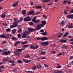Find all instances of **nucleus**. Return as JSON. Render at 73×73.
<instances>
[{
  "label": "nucleus",
  "mask_w": 73,
  "mask_h": 73,
  "mask_svg": "<svg viewBox=\"0 0 73 73\" xmlns=\"http://www.w3.org/2000/svg\"><path fill=\"white\" fill-rule=\"evenodd\" d=\"M16 29H14L12 30V32L13 34H15V33H16Z\"/></svg>",
  "instance_id": "28"
},
{
  "label": "nucleus",
  "mask_w": 73,
  "mask_h": 73,
  "mask_svg": "<svg viewBox=\"0 0 73 73\" xmlns=\"http://www.w3.org/2000/svg\"><path fill=\"white\" fill-rule=\"evenodd\" d=\"M40 40L42 41H45V40H48V38L44 37L41 38Z\"/></svg>",
  "instance_id": "10"
},
{
  "label": "nucleus",
  "mask_w": 73,
  "mask_h": 73,
  "mask_svg": "<svg viewBox=\"0 0 73 73\" xmlns=\"http://www.w3.org/2000/svg\"><path fill=\"white\" fill-rule=\"evenodd\" d=\"M47 33V32L46 31H45L44 33H41V35H44V36H46V35H48V34Z\"/></svg>",
  "instance_id": "20"
},
{
  "label": "nucleus",
  "mask_w": 73,
  "mask_h": 73,
  "mask_svg": "<svg viewBox=\"0 0 73 73\" xmlns=\"http://www.w3.org/2000/svg\"><path fill=\"white\" fill-rule=\"evenodd\" d=\"M18 5V3H14L13 5H12V7H16V6H17Z\"/></svg>",
  "instance_id": "19"
},
{
  "label": "nucleus",
  "mask_w": 73,
  "mask_h": 73,
  "mask_svg": "<svg viewBox=\"0 0 73 73\" xmlns=\"http://www.w3.org/2000/svg\"><path fill=\"white\" fill-rule=\"evenodd\" d=\"M33 44L31 45L30 46V48H32L33 49H34V48H33Z\"/></svg>",
  "instance_id": "45"
},
{
  "label": "nucleus",
  "mask_w": 73,
  "mask_h": 73,
  "mask_svg": "<svg viewBox=\"0 0 73 73\" xmlns=\"http://www.w3.org/2000/svg\"><path fill=\"white\" fill-rule=\"evenodd\" d=\"M40 44L45 46V45H48L49 44V42H41L40 43Z\"/></svg>",
  "instance_id": "8"
},
{
  "label": "nucleus",
  "mask_w": 73,
  "mask_h": 73,
  "mask_svg": "<svg viewBox=\"0 0 73 73\" xmlns=\"http://www.w3.org/2000/svg\"><path fill=\"white\" fill-rule=\"evenodd\" d=\"M24 47H25V48L28 47V45H24Z\"/></svg>",
  "instance_id": "58"
},
{
  "label": "nucleus",
  "mask_w": 73,
  "mask_h": 73,
  "mask_svg": "<svg viewBox=\"0 0 73 73\" xmlns=\"http://www.w3.org/2000/svg\"><path fill=\"white\" fill-rule=\"evenodd\" d=\"M46 23V22L45 21H43L40 24V27L41 28V27H44V25H45V24Z\"/></svg>",
  "instance_id": "6"
},
{
  "label": "nucleus",
  "mask_w": 73,
  "mask_h": 73,
  "mask_svg": "<svg viewBox=\"0 0 73 73\" xmlns=\"http://www.w3.org/2000/svg\"><path fill=\"white\" fill-rule=\"evenodd\" d=\"M42 54H45V52L42 51Z\"/></svg>",
  "instance_id": "56"
},
{
  "label": "nucleus",
  "mask_w": 73,
  "mask_h": 73,
  "mask_svg": "<svg viewBox=\"0 0 73 73\" xmlns=\"http://www.w3.org/2000/svg\"><path fill=\"white\" fill-rule=\"evenodd\" d=\"M49 1H50V0H42V2H48Z\"/></svg>",
  "instance_id": "36"
},
{
  "label": "nucleus",
  "mask_w": 73,
  "mask_h": 73,
  "mask_svg": "<svg viewBox=\"0 0 73 73\" xmlns=\"http://www.w3.org/2000/svg\"><path fill=\"white\" fill-rule=\"evenodd\" d=\"M20 23V20L18 21H14L13 23V25H11L10 28H13V27H17L19 26L18 23Z\"/></svg>",
  "instance_id": "2"
},
{
  "label": "nucleus",
  "mask_w": 73,
  "mask_h": 73,
  "mask_svg": "<svg viewBox=\"0 0 73 73\" xmlns=\"http://www.w3.org/2000/svg\"><path fill=\"white\" fill-rule=\"evenodd\" d=\"M37 69V67L35 66H34L32 68L33 70H35V69Z\"/></svg>",
  "instance_id": "33"
},
{
  "label": "nucleus",
  "mask_w": 73,
  "mask_h": 73,
  "mask_svg": "<svg viewBox=\"0 0 73 73\" xmlns=\"http://www.w3.org/2000/svg\"><path fill=\"white\" fill-rule=\"evenodd\" d=\"M12 36V34H7L6 35V38H10L11 37V36Z\"/></svg>",
  "instance_id": "11"
},
{
  "label": "nucleus",
  "mask_w": 73,
  "mask_h": 73,
  "mask_svg": "<svg viewBox=\"0 0 73 73\" xmlns=\"http://www.w3.org/2000/svg\"><path fill=\"white\" fill-rule=\"evenodd\" d=\"M36 18L34 17L32 19L33 22L34 23H36Z\"/></svg>",
  "instance_id": "22"
},
{
  "label": "nucleus",
  "mask_w": 73,
  "mask_h": 73,
  "mask_svg": "<svg viewBox=\"0 0 73 73\" xmlns=\"http://www.w3.org/2000/svg\"><path fill=\"white\" fill-rule=\"evenodd\" d=\"M12 65V66H15V64L14 63H12L11 64Z\"/></svg>",
  "instance_id": "62"
},
{
  "label": "nucleus",
  "mask_w": 73,
  "mask_h": 73,
  "mask_svg": "<svg viewBox=\"0 0 73 73\" xmlns=\"http://www.w3.org/2000/svg\"><path fill=\"white\" fill-rule=\"evenodd\" d=\"M68 5H70V1H68Z\"/></svg>",
  "instance_id": "63"
},
{
  "label": "nucleus",
  "mask_w": 73,
  "mask_h": 73,
  "mask_svg": "<svg viewBox=\"0 0 73 73\" xmlns=\"http://www.w3.org/2000/svg\"><path fill=\"white\" fill-rule=\"evenodd\" d=\"M17 36L19 38H20V37H21V34H18Z\"/></svg>",
  "instance_id": "35"
},
{
  "label": "nucleus",
  "mask_w": 73,
  "mask_h": 73,
  "mask_svg": "<svg viewBox=\"0 0 73 73\" xmlns=\"http://www.w3.org/2000/svg\"><path fill=\"white\" fill-rule=\"evenodd\" d=\"M22 32V30L21 28L19 29L18 30V33H21Z\"/></svg>",
  "instance_id": "30"
},
{
  "label": "nucleus",
  "mask_w": 73,
  "mask_h": 73,
  "mask_svg": "<svg viewBox=\"0 0 73 73\" xmlns=\"http://www.w3.org/2000/svg\"><path fill=\"white\" fill-rule=\"evenodd\" d=\"M27 37L28 38H29L30 40L31 39V37L30 36H28Z\"/></svg>",
  "instance_id": "59"
},
{
  "label": "nucleus",
  "mask_w": 73,
  "mask_h": 73,
  "mask_svg": "<svg viewBox=\"0 0 73 73\" xmlns=\"http://www.w3.org/2000/svg\"><path fill=\"white\" fill-rule=\"evenodd\" d=\"M67 13H68V12L66 11H64V14H67Z\"/></svg>",
  "instance_id": "55"
},
{
  "label": "nucleus",
  "mask_w": 73,
  "mask_h": 73,
  "mask_svg": "<svg viewBox=\"0 0 73 73\" xmlns=\"http://www.w3.org/2000/svg\"><path fill=\"white\" fill-rule=\"evenodd\" d=\"M57 66L56 67V68H57V69H58L59 68H61V66L60 65L58 64V63H57L56 64Z\"/></svg>",
  "instance_id": "14"
},
{
  "label": "nucleus",
  "mask_w": 73,
  "mask_h": 73,
  "mask_svg": "<svg viewBox=\"0 0 73 73\" xmlns=\"http://www.w3.org/2000/svg\"><path fill=\"white\" fill-rule=\"evenodd\" d=\"M41 28L42 27H40V24H38L36 26L35 29L32 28H29L28 29V31L30 32L31 33H32V32H34V31H38V30H40Z\"/></svg>",
  "instance_id": "1"
},
{
  "label": "nucleus",
  "mask_w": 73,
  "mask_h": 73,
  "mask_svg": "<svg viewBox=\"0 0 73 73\" xmlns=\"http://www.w3.org/2000/svg\"><path fill=\"white\" fill-rule=\"evenodd\" d=\"M68 3V1H64L63 2V4H65L66 3Z\"/></svg>",
  "instance_id": "44"
},
{
  "label": "nucleus",
  "mask_w": 73,
  "mask_h": 73,
  "mask_svg": "<svg viewBox=\"0 0 73 73\" xmlns=\"http://www.w3.org/2000/svg\"><path fill=\"white\" fill-rule=\"evenodd\" d=\"M41 60H45L46 59V58L44 57H43L41 58Z\"/></svg>",
  "instance_id": "53"
},
{
  "label": "nucleus",
  "mask_w": 73,
  "mask_h": 73,
  "mask_svg": "<svg viewBox=\"0 0 73 73\" xmlns=\"http://www.w3.org/2000/svg\"><path fill=\"white\" fill-rule=\"evenodd\" d=\"M62 53H64V52H62V53H59V54H58L57 55V56H60V55H62Z\"/></svg>",
  "instance_id": "49"
},
{
  "label": "nucleus",
  "mask_w": 73,
  "mask_h": 73,
  "mask_svg": "<svg viewBox=\"0 0 73 73\" xmlns=\"http://www.w3.org/2000/svg\"><path fill=\"white\" fill-rule=\"evenodd\" d=\"M31 33L29 31L26 32V33L25 32L23 34V36L22 37V38H26L27 37V35H29V34H30Z\"/></svg>",
  "instance_id": "4"
},
{
  "label": "nucleus",
  "mask_w": 73,
  "mask_h": 73,
  "mask_svg": "<svg viewBox=\"0 0 73 73\" xmlns=\"http://www.w3.org/2000/svg\"><path fill=\"white\" fill-rule=\"evenodd\" d=\"M18 62L19 64H22V61H21L20 60H18Z\"/></svg>",
  "instance_id": "40"
},
{
  "label": "nucleus",
  "mask_w": 73,
  "mask_h": 73,
  "mask_svg": "<svg viewBox=\"0 0 73 73\" xmlns=\"http://www.w3.org/2000/svg\"><path fill=\"white\" fill-rule=\"evenodd\" d=\"M40 32H41V33L44 32V30L43 29H41L40 31Z\"/></svg>",
  "instance_id": "52"
},
{
  "label": "nucleus",
  "mask_w": 73,
  "mask_h": 73,
  "mask_svg": "<svg viewBox=\"0 0 73 73\" xmlns=\"http://www.w3.org/2000/svg\"><path fill=\"white\" fill-rule=\"evenodd\" d=\"M44 66H45V68H48V66L46 64H44Z\"/></svg>",
  "instance_id": "51"
},
{
  "label": "nucleus",
  "mask_w": 73,
  "mask_h": 73,
  "mask_svg": "<svg viewBox=\"0 0 73 73\" xmlns=\"http://www.w3.org/2000/svg\"><path fill=\"white\" fill-rule=\"evenodd\" d=\"M30 56L29 54H27L26 56H25V58H29Z\"/></svg>",
  "instance_id": "29"
},
{
  "label": "nucleus",
  "mask_w": 73,
  "mask_h": 73,
  "mask_svg": "<svg viewBox=\"0 0 73 73\" xmlns=\"http://www.w3.org/2000/svg\"><path fill=\"white\" fill-rule=\"evenodd\" d=\"M13 20L14 21H17V19L16 18H14Z\"/></svg>",
  "instance_id": "47"
},
{
  "label": "nucleus",
  "mask_w": 73,
  "mask_h": 73,
  "mask_svg": "<svg viewBox=\"0 0 73 73\" xmlns=\"http://www.w3.org/2000/svg\"><path fill=\"white\" fill-rule=\"evenodd\" d=\"M25 72H26V73H33V72L32 71H26Z\"/></svg>",
  "instance_id": "41"
},
{
  "label": "nucleus",
  "mask_w": 73,
  "mask_h": 73,
  "mask_svg": "<svg viewBox=\"0 0 73 73\" xmlns=\"http://www.w3.org/2000/svg\"><path fill=\"white\" fill-rule=\"evenodd\" d=\"M20 41H17L16 43H17V44H20Z\"/></svg>",
  "instance_id": "57"
},
{
  "label": "nucleus",
  "mask_w": 73,
  "mask_h": 73,
  "mask_svg": "<svg viewBox=\"0 0 73 73\" xmlns=\"http://www.w3.org/2000/svg\"><path fill=\"white\" fill-rule=\"evenodd\" d=\"M36 40H40L41 38H40V37H38L36 38Z\"/></svg>",
  "instance_id": "48"
},
{
  "label": "nucleus",
  "mask_w": 73,
  "mask_h": 73,
  "mask_svg": "<svg viewBox=\"0 0 73 73\" xmlns=\"http://www.w3.org/2000/svg\"><path fill=\"white\" fill-rule=\"evenodd\" d=\"M24 49L25 48L17 49L16 51L14 52V53L17 56H20V53L21 52V51Z\"/></svg>",
  "instance_id": "3"
},
{
  "label": "nucleus",
  "mask_w": 73,
  "mask_h": 73,
  "mask_svg": "<svg viewBox=\"0 0 73 73\" xmlns=\"http://www.w3.org/2000/svg\"><path fill=\"white\" fill-rule=\"evenodd\" d=\"M0 37L2 38H6V35H0Z\"/></svg>",
  "instance_id": "13"
},
{
  "label": "nucleus",
  "mask_w": 73,
  "mask_h": 73,
  "mask_svg": "<svg viewBox=\"0 0 73 73\" xmlns=\"http://www.w3.org/2000/svg\"><path fill=\"white\" fill-rule=\"evenodd\" d=\"M33 13V11H31L29 13V15H30L32 14Z\"/></svg>",
  "instance_id": "38"
},
{
  "label": "nucleus",
  "mask_w": 73,
  "mask_h": 73,
  "mask_svg": "<svg viewBox=\"0 0 73 73\" xmlns=\"http://www.w3.org/2000/svg\"><path fill=\"white\" fill-rule=\"evenodd\" d=\"M9 59V58L6 57V58H4L3 59V61L4 62H6V61H8V60Z\"/></svg>",
  "instance_id": "18"
},
{
  "label": "nucleus",
  "mask_w": 73,
  "mask_h": 73,
  "mask_svg": "<svg viewBox=\"0 0 73 73\" xmlns=\"http://www.w3.org/2000/svg\"><path fill=\"white\" fill-rule=\"evenodd\" d=\"M67 17L68 18V19H73V14L68 15H67Z\"/></svg>",
  "instance_id": "9"
},
{
  "label": "nucleus",
  "mask_w": 73,
  "mask_h": 73,
  "mask_svg": "<svg viewBox=\"0 0 73 73\" xmlns=\"http://www.w3.org/2000/svg\"><path fill=\"white\" fill-rule=\"evenodd\" d=\"M63 35H64V33H60V34L58 35V38H60V37H61V36H62Z\"/></svg>",
  "instance_id": "16"
},
{
  "label": "nucleus",
  "mask_w": 73,
  "mask_h": 73,
  "mask_svg": "<svg viewBox=\"0 0 73 73\" xmlns=\"http://www.w3.org/2000/svg\"><path fill=\"white\" fill-rule=\"evenodd\" d=\"M42 7L40 6H36L35 7L36 9H41Z\"/></svg>",
  "instance_id": "27"
},
{
  "label": "nucleus",
  "mask_w": 73,
  "mask_h": 73,
  "mask_svg": "<svg viewBox=\"0 0 73 73\" xmlns=\"http://www.w3.org/2000/svg\"><path fill=\"white\" fill-rule=\"evenodd\" d=\"M31 17H27L24 19V21H31Z\"/></svg>",
  "instance_id": "5"
},
{
  "label": "nucleus",
  "mask_w": 73,
  "mask_h": 73,
  "mask_svg": "<svg viewBox=\"0 0 73 73\" xmlns=\"http://www.w3.org/2000/svg\"><path fill=\"white\" fill-rule=\"evenodd\" d=\"M68 72L69 73H72V71L70 70H69L68 71Z\"/></svg>",
  "instance_id": "64"
},
{
  "label": "nucleus",
  "mask_w": 73,
  "mask_h": 73,
  "mask_svg": "<svg viewBox=\"0 0 73 73\" xmlns=\"http://www.w3.org/2000/svg\"><path fill=\"white\" fill-rule=\"evenodd\" d=\"M27 41L24 42H22L21 44H22V45H25V44H26V43H27Z\"/></svg>",
  "instance_id": "31"
},
{
  "label": "nucleus",
  "mask_w": 73,
  "mask_h": 73,
  "mask_svg": "<svg viewBox=\"0 0 73 73\" xmlns=\"http://www.w3.org/2000/svg\"><path fill=\"white\" fill-rule=\"evenodd\" d=\"M23 61L26 63H28L29 62V61L25 59H23Z\"/></svg>",
  "instance_id": "32"
},
{
  "label": "nucleus",
  "mask_w": 73,
  "mask_h": 73,
  "mask_svg": "<svg viewBox=\"0 0 73 73\" xmlns=\"http://www.w3.org/2000/svg\"><path fill=\"white\" fill-rule=\"evenodd\" d=\"M1 18H5V14H2L1 16Z\"/></svg>",
  "instance_id": "37"
},
{
  "label": "nucleus",
  "mask_w": 73,
  "mask_h": 73,
  "mask_svg": "<svg viewBox=\"0 0 73 73\" xmlns=\"http://www.w3.org/2000/svg\"><path fill=\"white\" fill-rule=\"evenodd\" d=\"M20 21H23V19L22 17L20 18Z\"/></svg>",
  "instance_id": "60"
},
{
  "label": "nucleus",
  "mask_w": 73,
  "mask_h": 73,
  "mask_svg": "<svg viewBox=\"0 0 73 73\" xmlns=\"http://www.w3.org/2000/svg\"><path fill=\"white\" fill-rule=\"evenodd\" d=\"M40 20H37L36 21L35 23H40Z\"/></svg>",
  "instance_id": "39"
},
{
  "label": "nucleus",
  "mask_w": 73,
  "mask_h": 73,
  "mask_svg": "<svg viewBox=\"0 0 73 73\" xmlns=\"http://www.w3.org/2000/svg\"><path fill=\"white\" fill-rule=\"evenodd\" d=\"M38 48V45H36L35 46H34L33 47V48L34 49H37Z\"/></svg>",
  "instance_id": "25"
},
{
  "label": "nucleus",
  "mask_w": 73,
  "mask_h": 73,
  "mask_svg": "<svg viewBox=\"0 0 73 73\" xmlns=\"http://www.w3.org/2000/svg\"><path fill=\"white\" fill-rule=\"evenodd\" d=\"M69 34V33L68 32H66L65 33V34L63 35V37H66L67 36H68V35Z\"/></svg>",
  "instance_id": "23"
},
{
  "label": "nucleus",
  "mask_w": 73,
  "mask_h": 73,
  "mask_svg": "<svg viewBox=\"0 0 73 73\" xmlns=\"http://www.w3.org/2000/svg\"><path fill=\"white\" fill-rule=\"evenodd\" d=\"M11 39L13 41H15V40H18V39L17 38H16L14 36H13L11 38Z\"/></svg>",
  "instance_id": "15"
},
{
  "label": "nucleus",
  "mask_w": 73,
  "mask_h": 73,
  "mask_svg": "<svg viewBox=\"0 0 73 73\" xmlns=\"http://www.w3.org/2000/svg\"><path fill=\"white\" fill-rule=\"evenodd\" d=\"M61 25H65V22L62 21L61 23Z\"/></svg>",
  "instance_id": "43"
},
{
  "label": "nucleus",
  "mask_w": 73,
  "mask_h": 73,
  "mask_svg": "<svg viewBox=\"0 0 73 73\" xmlns=\"http://www.w3.org/2000/svg\"><path fill=\"white\" fill-rule=\"evenodd\" d=\"M36 68L37 69H40V68H41V65L40 64L37 65Z\"/></svg>",
  "instance_id": "24"
},
{
  "label": "nucleus",
  "mask_w": 73,
  "mask_h": 73,
  "mask_svg": "<svg viewBox=\"0 0 73 73\" xmlns=\"http://www.w3.org/2000/svg\"><path fill=\"white\" fill-rule=\"evenodd\" d=\"M4 68V66H0V69H3Z\"/></svg>",
  "instance_id": "46"
},
{
  "label": "nucleus",
  "mask_w": 73,
  "mask_h": 73,
  "mask_svg": "<svg viewBox=\"0 0 73 73\" xmlns=\"http://www.w3.org/2000/svg\"><path fill=\"white\" fill-rule=\"evenodd\" d=\"M68 28H73V25H69L68 26Z\"/></svg>",
  "instance_id": "26"
},
{
  "label": "nucleus",
  "mask_w": 73,
  "mask_h": 73,
  "mask_svg": "<svg viewBox=\"0 0 73 73\" xmlns=\"http://www.w3.org/2000/svg\"><path fill=\"white\" fill-rule=\"evenodd\" d=\"M7 41H4L2 43L3 44H6V43H7Z\"/></svg>",
  "instance_id": "54"
},
{
  "label": "nucleus",
  "mask_w": 73,
  "mask_h": 73,
  "mask_svg": "<svg viewBox=\"0 0 73 73\" xmlns=\"http://www.w3.org/2000/svg\"><path fill=\"white\" fill-rule=\"evenodd\" d=\"M40 12H38L36 13L35 15H38V14H40Z\"/></svg>",
  "instance_id": "50"
},
{
  "label": "nucleus",
  "mask_w": 73,
  "mask_h": 73,
  "mask_svg": "<svg viewBox=\"0 0 73 73\" xmlns=\"http://www.w3.org/2000/svg\"><path fill=\"white\" fill-rule=\"evenodd\" d=\"M6 31H7V32H10V31H11V29H10V28H8L6 30Z\"/></svg>",
  "instance_id": "42"
},
{
  "label": "nucleus",
  "mask_w": 73,
  "mask_h": 73,
  "mask_svg": "<svg viewBox=\"0 0 73 73\" xmlns=\"http://www.w3.org/2000/svg\"><path fill=\"white\" fill-rule=\"evenodd\" d=\"M29 24L30 25L32 26L34 25V23L32 22H31L29 23Z\"/></svg>",
  "instance_id": "34"
},
{
  "label": "nucleus",
  "mask_w": 73,
  "mask_h": 73,
  "mask_svg": "<svg viewBox=\"0 0 73 73\" xmlns=\"http://www.w3.org/2000/svg\"><path fill=\"white\" fill-rule=\"evenodd\" d=\"M26 10H23L22 12V14L23 15H25L26 14Z\"/></svg>",
  "instance_id": "21"
},
{
  "label": "nucleus",
  "mask_w": 73,
  "mask_h": 73,
  "mask_svg": "<svg viewBox=\"0 0 73 73\" xmlns=\"http://www.w3.org/2000/svg\"><path fill=\"white\" fill-rule=\"evenodd\" d=\"M11 53V51H9L7 52L6 51L4 52L3 53H2V55H4L5 56H8L9 54Z\"/></svg>",
  "instance_id": "7"
},
{
  "label": "nucleus",
  "mask_w": 73,
  "mask_h": 73,
  "mask_svg": "<svg viewBox=\"0 0 73 73\" xmlns=\"http://www.w3.org/2000/svg\"><path fill=\"white\" fill-rule=\"evenodd\" d=\"M3 25H4L5 26H7V24L5 23V24H4Z\"/></svg>",
  "instance_id": "61"
},
{
  "label": "nucleus",
  "mask_w": 73,
  "mask_h": 73,
  "mask_svg": "<svg viewBox=\"0 0 73 73\" xmlns=\"http://www.w3.org/2000/svg\"><path fill=\"white\" fill-rule=\"evenodd\" d=\"M8 61L9 63H11V64H12L15 62V61L12 60H9Z\"/></svg>",
  "instance_id": "17"
},
{
  "label": "nucleus",
  "mask_w": 73,
  "mask_h": 73,
  "mask_svg": "<svg viewBox=\"0 0 73 73\" xmlns=\"http://www.w3.org/2000/svg\"><path fill=\"white\" fill-rule=\"evenodd\" d=\"M59 42H61V43H65L66 42V40H65L62 39L60 40V41H59Z\"/></svg>",
  "instance_id": "12"
}]
</instances>
